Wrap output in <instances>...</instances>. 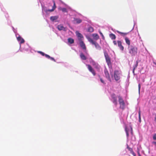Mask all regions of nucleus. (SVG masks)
Returning <instances> with one entry per match:
<instances>
[{"instance_id": "39448f33", "label": "nucleus", "mask_w": 156, "mask_h": 156, "mask_svg": "<svg viewBox=\"0 0 156 156\" xmlns=\"http://www.w3.org/2000/svg\"><path fill=\"white\" fill-rule=\"evenodd\" d=\"M114 77L116 81H118L120 79V74L118 70H115L114 72Z\"/></svg>"}, {"instance_id": "6ab92c4d", "label": "nucleus", "mask_w": 156, "mask_h": 156, "mask_svg": "<svg viewBox=\"0 0 156 156\" xmlns=\"http://www.w3.org/2000/svg\"><path fill=\"white\" fill-rule=\"evenodd\" d=\"M80 57L83 60H86L87 59V57L83 54V53H81L80 54Z\"/></svg>"}, {"instance_id": "f3484780", "label": "nucleus", "mask_w": 156, "mask_h": 156, "mask_svg": "<svg viewBox=\"0 0 156 156\" xmlns=\"http://www.w3.org/2000/svg\"><path fill=\"white\" fill-rule=\"evenodd\" d=\"M127 149H128L129 151L131 154H133V156H136V154L133 151V149L132 148H130L129 147H127Z\"/></svg>"}, {"instance_id": "4468645a", "label": "nucleus", "mask_w": 156, "mask_h": 156, "mask_svg": "<svg viewBox=\"0 0 156 156\" xmlns=\"http://www.w3.org/2000/svg\"><path fill=\"white\" fill-rule=\"evenodd\" d=\"M57 28L59 30H63L66 31V28L64 27L62 25L60 24L58 25L57 27Z\"/></svg>"}, {"instance_id": "c9c22d12", "label": "nucleus", "mask_w": 156, "mask_h": 156, "mask_svg": "<svg viewBox=\"0 0 156 156\" xmlns=\"http://www.w3.org/2000/svg\"><path fill=\"white\" fill-rule=\"evenodd\" d=\"M113 43L115 45H117V42L115 41H113Z\"/></svg>"}, {"instance_id": "9b49d317", "label": "nucleus", "mask_w": 156, "mask_h": 156, "mask_svg": "<svg viewBox=\"0 0 156 156\" xmlns=\"http://www.w3.org/2000/svg\"><path fill=\"white\" fill-rule=\"evenodd\" d=\"M76 33L79 41H82V39L83 38V35L78 31H76Z\"/></svg>"}, {"instance_id": "a878e982", "label": "nucleus", "mask_w": 156, "mask_h": 156, "mask_svg": "<svg viewBox=\"0 0 156 156\" xmlns=\"http://www.w3.org/2000/svg\"><path fill=\"white\" fill-rule=\"evenodd\" d=\"M68 41L70 44H72L74 43V40L71 38H69L68 39Z\"/></svg>"}, {"instance_id": "a19ab883", "label": "nucleus", "mask_w": 156, "mask_h": 156, "mask_svg": "<svg viewBox=\"0 0 156 156\" xmlns=\"http://www.w3.org/2000/svg\"><path fill=\"white\" fill-rule=\"evenodd\" d=\"M131 131H132H132H133V129H132V128L131 127Z\"/></svg>"}, {"instance_id": "0eeeda50", "label": "nucleus", "mask_w": 156, "mask_h": 156, "mask_svg": "<svg viewBox=\"0 0 156 156\" xmlns=\"http://www.w3.org/2000/svg\"><path fill=\"white\" fill-rule=\"evenodd\" d=\"M86 66L87 67V68L89 71L90 72L93 74V75L95 76L96 74L95 71L93 68L90 65H86Z\"/></svg>"}, {"instance_id": "7c9ffc66", "label": "nucleus", "mask_w": 156, "mask_h": 156, "mask_svg": "<svg viewBox=\"0 0 156 156\" xmlns=\"http://www.w3.org/2000/svg\"><path fill=\"white\" fill-rule=\"evenodd\" d=\"M99 33L100 34V35L102 37V38L103 39H105V37L103 34L102 33V32L101 31H99Z\"/></svg>"}, {"instance_id": "f257e3e1", "label": "nucleus", "mask_w": 156, "mask_h": 156, "mask_svg": "<svg viewBox=\"0 0 156 156\" xmlns=\"http://www.w3.org/2000/svg\"><path fill=\"white\" fill-rule=\"evenodd\" d=\"M128 52L132 56H134L137 53L138 48L135 46L132 45L128 46Z\"/></svg>"}, {"instance_id": "4be33fe9", "label": "nucleus", "mask_w": 156, "mask_h": 156, "mask_svg": "<svg viewBox=\"0 0 156 156\" xmlns=\"http://www.w3.org/2000/svg\"><path fill=\"white\" fill-rule=\"evenodd\" d=\"M58 18V16H51L50 18V20L52 21H54L55 20H57Z\"/></svg>"}, {"instance_id": "c85d7f7f", "label": "nucleus", "mask_w": 156, "mask_h": 156, "mask_svg": "<svg viewBox=\"0 0 156 156\" xmlns=\"http://www.w3.org/2000/svg\"><path fill=\"white\" fill-rule=\"evenodd\" d=\"M98 76H99V77L100 78V81H101V82L102 83H104V84H105V82H104V81L103 80V79H102V78H101V77H100V75H98Z\"/></svg>"}, {"instance_id": "1a4fd4ad", "label": "nucleus", "mask_w": 156, "mask_h": 156, "mask_svg": "<svg viewBox=\"0 0 156 156\" xmlns=\"http://www.w3.org/2000/svg\"><path fill=\"white\" fill-rule=\"evenodd\" d=\"M117 44L118 46L119 47L121 51H123L124 50V48L123 46L122 45L121 41H117Z\"/></svg>"}, {"instance_id": "4c0bfd02", "label": "nucleus", "mask_w": 156, "mask_h": 156, "mask_svg": "<svg viewBox=\"0 0 156 156\" xmlns=\"http://www.w3.org/2000/svg\"><path fill=\"white\" fill-rule=\"evenodd\" d=\"M137 153L138 156H141V155L140 154L139 151H138Z\"/></svg>"}, {"instance_id": "a211bd4d", "label": "nucleus", "mask_w": 156, "mask_h": 156, "mask_svg": "<svg viewBox=\"0 0 156 156\" xmlns=\"http://www.w3.org/2000/svg\"><path fill=\"white\" fill-rule=\"evenodd\" d=\"M125 40L126 44H128V46H130V42L129 38L127 37H126L125 38Z\"/></svg>"}, {"instance_id": "aec40b11", "label": "nucleus", "mask_w": 156, "mask_h": 156, "mask_svg": "<svg viewBox=\"0 0 156 156\" xmlns=\"http://www.w3.org/2000/svg\"><path fill=\"white\" fill-rule=\"evenodd\" d=\"M117 32L119 34H120L121 35V36H124L126 35L128 33H123V32H120L119 31H117Z\"/></svg>"}, {"instance_id": "cd10ccee", "label": "nucleus", "mask_w": 156, "mask_h": 156, "mask_svg": "<svg viewBox=\"0 0 156 156\" xmlns=\"http://www.w3.org/2000/svg\"><path fill=\"white\" fill-rule=\"evenodd\" d=\"M139 121L140 122H141L140 111H139Z\"/></svg>"}, {"instance_id": "423d86ee", "label": "nucleus", "mask_w": 156, "mask_h": 156, "mask_svg": "<svg viewBox=\"0 0 156 156\" xmlns=\"http://www.w3.org/2000/svg\"><path fill=\"white\" fill-rule=\"evenodd\" d=\"M89 41L91 43L93 44H94L96 48L98 49H101V47L97 43L96 41H94L92 39L90 38L89 40Z\"/></svg>"}, {"instance_id": "f03ea898", "label": "nucleus", "mask_w": 156, "mask_h": 156, "mask_svg": "<svg viewBox=\"0 0 156 156\" xmlns=\"http://www.w3.org/2000/svg\"><path fill=\"white\" fill-rule=\"evenodd\" d=\"M119 102L120 105V108L124 109L125 107V103L122 98L120 96H118Z\"/></svg>"}, {"instance_id": "412c9836", "label": "nucleus", "mask_w": 156, "mask_h": 156, "mask_svg": "<svg viewBox=\"0 0 156 156\" xmlns=\"http://www.w3.org/2000/svg\"><path fill=\"white\" fill-rule=\"evenodd\" d=\"M92 36L96 40H98L99 39V37L98 35L96 34H93L92 35Z\"/></svg>"}, {"instance_id": "20e7f679", "label": "nucleus", "mask_w": 156, "mask_h": 156, "mask_svg": "<svg viewBox=\"0 0 156 156\" xmlns=\"http://www.w3.org/2000/svg\"><path fill=\"white\" fill-rule=\"evenodd\" d=\"M90 63L94 66L95 68L96 69H99L100 66L99 65L96 63V62L91 58H89Z\"/></svg>"}, {"instance_id": "f704fd0d", "label": "nucleus", "mask_w": 156, "mask_h": 156, "mask_svg": "<svg viewBox=\"0 0 156 156\" xmlns=\"http://www.w3.org/2000/svg\"><path fill=\"white\" fill-rule=\"evenodd\" d=\"M49 59H50L51 60L53 61L54 62H55V60L54 59V58H53L50 57V58H49Z\"/></svg>"}, {"instance_id": "ea45409f", "label": "nucleus", "mask_w": 156, "mask_h": 156, "mask_svg": "<svg viewBox=\"0 0 156 156\" xmlns=\"http://www.w3.org/2000/svg\"><path fill=\"white\" fill-rule=\"evenodd\" d=\"M154 120L155 122H156V117H155V119H154Z\"/></svg>"}, {"instance_id": "2f4dec72", "label": "nucleus", "mask_w": 156, "mask_h": 156, "mask_svg": "<svg viewBox=\"0 0 156 156\" xmlns=\"http://www.w3.org/2000/svg\"><path fill=\"white\" fill-rule=\"evenodd\" d=\"M153 139L154 140H156V133H155L153 136Z\"/></svg>"}, {"instance_id": "473e14b6", "label": "nucleus", "mask_w": 156, "mask_h": 156, "mask_svg": "<svg viewBox=\"0 0 156 156\" xmlns=\"http://www.w3.org/2000/svg\"><path fill=\"white\" fill-rule=\"evenodd\" d=\"M45 57L46 58H47L48 59H49V58H50V56L49 55H48L46 54H45Z\"/></svg>"}, {"instance_id": "e433bc0d", "label": "nucleus", "mask_w": 156, "mask_h": 156, "mask_svg": "<svg viewBox=\"0 0 156 156\" xmlns=\"http://www.w3.org/2000/svg\"><path fill=\"white\" fill-rule=\"evenodd\" d=\"M125 131H126V133L127 132H128L129 130H128V129H127V127H125Z\"/></svg>"}, {"instance_id": "7ed1b4c3", "label": "nucleus", "mask_w": 156, "mask_h": 156, "mask_svg": "<svg viewBox=\"0 0 156 156\" xmlns=\"http://www.w3.org/2000/svg\"><path fill=\"white\" fill-rule=\"evenodd\" d=\"M104 55L106 62L108 66H109L111 64V59L109 57L108 53L106 51H104Z\"/></svg>"}, {"instance_id": "393cba45", "label": "nucleus", "mask_w": 156, "mask_h": 156, "mask_svg": "<svg viewBox=\"0 0 156 156\" xmlns=\"http://www.w3.org/2000/svg\"><path fill=\"white\" fill-rule=\"evenodd\" d=\"M138 65V62L136 61V64L135 65L133 66V72L134 73V71L136 69Z\"/></svg>"}, {"instance_id": "ddd939ff", "label": "nucleus", "mask_w": 156, "mask_h": 156, "mask_svg": "<svg viewBox=\"0 0 156 156\" xmlns=\"http://www.w3.org/2000/svg\"><path fill=\"white\" fill-rule=\"evenodd\" d=\"M80 46L83 49L86 50V48L85 44L82 41H80Z\"/></svg>"}, {"instance_id": "f8f14e48", "label": "nucleus", "mask_w": 156, "mask_h": 156, "mask_svg": "<svg viewBox=\"0 0 156 156\" xmlns=\"http://www.w3.org/2000/svg\"><path fill=\"white\" fill-rule=\"evenodd\" d=\"M53 2L54 5L52 7V9H51L46 10V12H51L54 11L55 10V8H56V6L55 5V2L54 1H53Z\"/></svg>"}, {"instance_id": "6e6552de", "label": "nucleus", "mask_w": 156, "mask_h": 156, "mask_svg": "<svg viewBox=\"0 0 156 156\" xmlns=\"http://www.w3.org/2000/svg\"><path fill=\"white\" fill-rule=\"evenodd\" d=\"M112 98V101L115 105L116 106L117 105V100L116 97L115 96V95L114 94H113L111 95Z\"/></svg>"}, {"instance_id": "bb28decb", "label": "nucleus", "mask_w": 156, "mask_h": 156, "mask_svg": "<svg viewBox=\"0 0 156 156\" xmlns=\"http://www.w3.org/2000/svg\"><path fill=\"white\" fill-rule=\"evenodd\" d=\"M94 31V29H93V27H89L88 29V31L90 32H93Z\"/></svg>"}, {"instance_id": "2eb2a0df", "label": "nucleus", "mask_w": 156, "mask_h": 156, "mask_svg": "<svg viewBox=\"0 0 156 156\" xmlns=\"http://www.w3.org/2000/svg\"><path fill=\"white\" fill-rule=\"evenodd\" d=\"M17 40L19 41H20V44H23L25 42V41L23 38H22L20 36H19L17 37Z\"/></svg>"}, {"instance_id": "c756f323", "label": "nucleus", "mask_w": 156, "mask_h": 156, "mask_svg": "<svg viewBox=\"0 0 156 156\" xmlns=\"http://www.w3.org/2000/svg\"><path fill=\"white\" fill-rule=\"evenodd\" d=\"M38 52L41 54L42 56H45V54H44V52L41 51H38Z\"/></svg>"}, {"instance_id": "dca6fc26", "label": "nucleus", "mask_w": 156, "mask_h": 156, "mask_svg": "<svg viewBox=\"0 0 156 156\" xmlns=\"http://www.w3.org/2000/svg\"><path fill=\"white\" fill-rule=\"evenodd\" d=\"M73 21L74 23H80L82 22V20L80 19L74 18Z\"/></svg>"}, {"instance_id": "5701e85b", "label": "nucleus", "mask_w": 156, "mask_h": 156, "mask_svg": "<svg viewBox=\"0 0 156 156\" xmlns=\"http://www.w3.org/2000/svg\"><path fill=\"white\" fill-rule=\"evenodd\" d=\"M59 10L62 11L63 12H67V10L66 8L59 7L58 8Z\"/></svg>"}, {"instance_id": "58836bf2", "label": "nucleus", "mask_w": 156, "mask_h": 156, "mask_svg": "<svg viewBox=\"0 0 156 156\" xmlns=\"http://www.w3.org/2000/svg\"><path fill=\"white\" fill-rule=\"evenodd\" d=\"M126 136H127V137H128L129 136V133L128 132H126Z\"/></svg>"}, {"instance_id": "9d476101", "label": "nucleus", "mask_w": 156, "mask_h": 156, "mask_svg": "<svg viewBox=\"0 0 156 156\" xmlns=\"http://www.w3.org/2000/svg\"><path fill=\"white\" fill-rule=\"evenodd\" d=\"M104 72L106 77L110 81H111L109 74L108 71L107 69H105L104 70Z\"/></svg>"}, {"instance_id": "72a5a7b5", "label": "nucleus", "mask_w": 156, "mask_h": 156, "mask_svg": "<svg viewBox=\"0 0 156 156\" xmlns=\"http://www.w3.org/2000/svg\"><path fill=\"white\" fill-rule=\"evenodd\" d=\"M140 83H139L138 84V90H139V92H140Z\"/></svg>"}, {"instance_id": "b1692460", "label": "nucleus", "mask_w": 156, "mask_h": 156, "mask_svg": "<svg viewBox=\"0 0 156 156\" xmlns=\"http://www.w3.org/2000/svg\"><path fill=\"white\" fill-rule=\"evenodd\" d=\"M109 37L112 40H115L116 38V36L115 35L112 34H109Z\"/></svg>"}]
</instances>
